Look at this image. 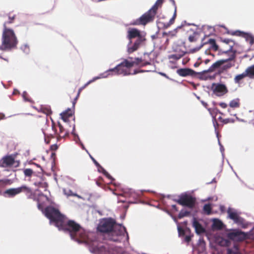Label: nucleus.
I'll return each instance as SVG.
<instances>
[{"instance_id": "nucleus-39", "label": "nucleus", "mask_w": 254, "mask_h": 254, "mask_svg": "<svg viewBox=\"0 0 254 254\" xmlns=\"http://www.w3.org/2000/svg\"><path fill=\"white\" fill-rule=\"evenodd\" d=\"M72 116V113L68 114L67 116H61L62 119L64 122H67L68 121V118Z\"/></svg>"}, {"instance_id": "nucleus-3", "label": "nucleus", "mask_w": 254, "mask_h": 254, "mask_svg": "<svg viewBox=\"0 0 254 254\" xmlns=\"http://www.w3.org/2000/svg\"><path fill=\"white\" fill-rule=\"evenodd\" d=\"M3 27L0 50H9L16 46L18 40L12 29L6 28L5 23H4Z\"/></svg>"}, {"instance_id": "nucleus-45", "label": "nucleus", "mask_w": 254, "mask_h": 254, "mask_svg": "<svg viewBox=\"0 0 254 254\" xmlns=\"http://www.w3.org/2000/svg\"><path fill=\"white\" fill-rule=\"evenodd\" d=\"M175 19L173 18H171L169 21V22L167 23L166 25V27L169 26L170 25L172 24L174 22Z\"/></svg>"}, {"instance_id": "nucleus-28", "label": "nucleus", "mask_w": 254, "mask_h": 254, "mask_svg": "<svg viewBox=\"0 0 254 254\" xmlns=\"http://www.w3.org/2000/svg\"><path fill=\"white\" fill-rule=\"evenodd\" d=\"M185 53L182 52L181 54H176L171 55L169 56V59H174L175 60H178L181 59L184 55Z\"/></svg>"}, {"instance_id": "nucleus-20", "label": "nucleus", "mask_w": 254, "mask_h": 254, "mask_svg": "<svg viewBox=\"0 0 254 254\" xmlns=\"http://www.w3.org/2000/svg\"><path fill=\"white\" fill-rule=\"evenodd\" d=\"M224 226V224L219 219L215 218L212 220L211 228L213 230H221L223 228Z\"/></svg>"}, {"instance_id": "nucleus-47", "label": "nucleus", "mask_w": 254, "mask_h": 254, "mask_svg": "<svg viewBox=\"0 0 254 254\" xmlns=\"http://www.w3.org/2000/svg\"><path fill=\"white\" fill-rule=\"evenodd\" d=\"M219 105L223 108H226L227 107V104L225 103L221 102L219 103Z\"/></svg>"}, {"instance_id": "nucleus-23", "label": "nucleus", "mask_w": 254, "mask_h": 254, "mask_svg": "<svg viewBox=\"0 0 254 254\" xmlns=\"http://www.w3.org/2000/svg\"><path fill=\"white\" fill-rule=\"evenodd\" d=\"M243 233L239 231H234L228 234V237L231 240H237Z\"/></svg>"}, {"instance_id": "nucleus-56", "label": "nucleus", "mask_w": 254, "mask_h": 254, "mask_svg": "<svg viewBox=\"0 0 254 254\" xmlns=\"http://www.w3.org/2000/svg\"><path fill=\"white\" fill-rule=\"evenodd\" d=\"M176 6H175V11H174V14L173 15V17L172 18H173V19H175L176 17Z\"/></svg>"}, {"instance_id": "nucleus-7", "label": "nucleus", "mask_w": 254, "mask_h": 254, "mask_svg": "<svg viewBox=\"0 0 254 254\" xmlns=\"http://www.w3.org/2000/svg\"><path fill=\"white\" fill-rule=\"evenodd\" d=\"M31 191V190L29 188L25 185H23L18 188L7 189L3 192V195L6 197H13L21 192L30 193Z\"/></svg>"}, {"instance_id": "nucleus-22", "label": "nucleus", "mask_w": 254, "mask_h": 254, "mask_svg": "<svg viewBox=\"0 0 254 254\" xmlns=\"http://www.w3.org/2000/svg\"><path fill=\"white\" fill-rule=\"evenodd\" d=\"M52 129L53 130V133H48L47 132H46L45 131H44V130H43V134L44 135L45 142L47 144L49 143V142H50L49 138L50 137H54V136H53L54 134L56 133V131L54 130V126L52 127Z\"/></svg>"}, {"instance_id": "nucleus-46", "label": "nucleus", "mask_w": 254, "mask_h": 254, "mask_svg": "<svg viewBox=\"0 0 254 254\" xmlns=\"http://www.w3.org/2000/svg\"><path fill=\"white\" fill-rule=\"evenodd\" d=\"M213 124L214 127V128H215V129L216 130V127L218 126V124L216 122V119L215 118H213Z\"/></svg>"}, {"instance_id": "nucleus-9", "label": "nucleus", "mask_w": 254, "mask_h": 254, "mask_svg": "<svg viewBox=\"0 0 254 254\" xmlns=\"http://www.w3.org/2000/svg\"><path fill=\"white\" fill-rule=\"evenodd\" d=\"M235 58L234 54H233L229 58L225 60H220L216 61L207 70H203L201 72L202 73H204L208 72H213L215 71L216 69L220 68L221 66L223 65L225 63H226L227 62L229 61H231L234 60Z\"/></svg>"}, {"instance_id": "nucleus-33", "label": "nucleus", "mask_w": 254, "mask_h": 254, "mask_svg": "<svg viewBox=\"0 0 254 254\" xmlns=\"http://www.w3.org/2000/svg\"><path fill=\"white\" fill-rule=\"evenodd\" d=\"M203 210L207 214H209L211 213V207L209 204H206L203 206Z\"/></svg>"}, {"instance_id": "nucleus-12", "label": "nucleus", "mask_w": 254, "mask_h": 254, "mask_svg": "<svg viewBox=\"0 0 254 254\" xmlns=\"http://www.w3.org/2000/svg\"><path fill=\"white\" fill-rule=\"evenodd\" d=\"M211 89L213 93L218 96H222L227 92L226 86L221 83H213Z\"/></svg>"}, {"instance_id": "nucleus-35", "label": "nucleus", "mask_w": 254, "mask_h": 254, "mask_svg": "<svg viewBox=\"0 0 254 254\" xmlns=\"http://www.w3.org/2000/svg\"><path fill=\"white\" fill-rule=\"evenodd\" d=\"M109 72H113V71H109V69L106 70L105 72L100 73L99 74L100 78H107L108 77L110 73Z\"/></svg>"}, {"instance_id": "nucleus-41", "label": "nucleus", "mask_w": 254, "mask_h": 254, "mask_svg": "<svg viewBox=\"0 0 254 254\" xmlns=\"http://www.w3.org/2000/svg\"><path fill=\"white\" fill-rule=\"evenodd\" d=\"M27 93L26 91H24L22 94V97L25 101L31 102V100L26 97Z\"/></svg>"}, {"instance_id": "nucleus-32", "label": "nucleus", "mask_w": 254, "mask_h": 254, "mask_svg": "<svg viewBox=\"0 0 254 254\" xmlns=\"http://www.w3.org/2000/svg\"><path fill=\"white\" fill-rule=\"evenodd\" d=\"M190 214V212L187 210H182L179 214L178 217L182 218L185 216H187Z\"/></svg>"}, {"instance_id": "nucleus-61", "label": "nucleus", "mask_w": 254, "mask_h": 254, "mask_svg": "<svg viewBox=\"0 0 254 254\" xmlns=\"http://www.w3.org/2000/svg\"><path fill=\"white\" fill-rule=\"evenodd\" d=\"M236 119H237V120L238 121H240V122H245L244 120H243V119H239V118H238V117H236Z\"/></svg>"}, {"instance_id": "nucleus-17", "label": "nucleus", "mask_w": 254, "mask_h": 254, "mask_svg": "<svg viewBox=\"0 0 254 254\" xmlns=\"http://www.w3.org/2000/svg\"><path fill=\"white\" fill-rule=\"evenodd\" d=\"M192 226L195 229L196 233L197 234H201L205 232V229L194 217L193 218Z\"/></svg>"}, {"instance_id": "nucleus-16", "label": "nucleus", "mask_w": 254, "mask_h": 254, "mask_svg": "<svg viewBox=\"0 0 254 254\" xmlns=\"http://www.w3.org/2000/svg\"><path fill=\"white\" fill-rule=\"evenodd\" d=\"M14 158L11 156H6L0 160V167H6L13 165Z\"/></svg>"}, {"instance_id": "nucleus-11", "label": "nucleus", "mask_w": 254, "mask_h": 254, "mask_svg": "<svg viewBox=\"0 0 254 254\" xmlns=\"http://www.w3.org/2000/svg\"><path fill=\"white\" fill-rule=\"evenodd\" d=\"M179 204L191 208L194 204V199L191 196L182 194L180 198L176 200Z\"/></svg>"}, {"instance_id": "nucleus-64", "label": "nucleus", "mask_w": 254, "mask_h": 254, "mask_svg": "<svg viewBox=\"0 0 254 254\" xmlns=\"http://www.w3.org/2000/svg\"><path fill=\"white\" fill-rule=\"evenodd\" d=\"M210 62V60L209 59H206L204 61L205 64H207Z\"/></svg>"}, {"instance_id": "nucleus-53", "label": "nucleus", "mask_w": 254, "mask_h": 254, "mask_svg": "<svg viewBox=\"0 0 254 254\" xmlns=\"http://www.w3.org/2000/svg\"><path fill=\"white\" fill-rule=\"evenodd\" d=\"M172 209L175 210V211H177L178 210L177 208L176 205L175 204H173L172 205Z\"/></svg>"}, {"instance_id": "nucleus-21", "label": "nucleus", "mask_w": 254, "mask_h": 254, "mask_svg": "<svg viewBox=\"0 0 254 254\" xmlns=\"http://www.w3.org/2000/svg\"><path fill=\"white\" fill-rule=\"evenodd\" d=\"M226 254H242L240 252L239 246L237 244H234L231 248L227 249Z\"/></svg>"}, {"instance_id": "nucleus-8", "label": "nucleus", "mask_w": 254, "mask_h": 254, "mask_svg": "<svg viewBox=\"0 0 254 254\" xmlns=\"http://www.w3.org/2000/svg\"><path fill=\"white\" fill-rule=\"evenodd\" d=\"M145 40V33H143L136 38L133 44L132 43L127 44V52L130 54L136 51L140 46L144 45Z\"/></svg>"}, {"instance_id": "nucleus-44", "label": "nucleus", "mask_w": 254, "mask_h": 254, "mask_svg": "<svg viewBox=\"0 0 254 254\" xmlns=\"http://www.w3.org/2000/svg\"><path fill=\"white\" fill-rule=\"evenodd\" d=\"M89 155L91 159H92L95 165L96 166V167L99 166V164L98 163V162L91 155Z\"/></svg>"}, {"instance_id": "nucleus-40", "label": "nucleus", "mask_w": 254, "mask_h": 254, "mask_svg": "<svg viewBox=\"0 0 254 254\" xmlns=\"http://www.w3.org/2000/svg\"><path fill=\"white\" fill-rule=\"evenodd\" d=\"M72 113L70 109H68L67 110L61 113L60 116H67L68 114Z\"/></svg>"}, {"instance_id": "nucleus-34", "label": "nucleus", "mask_w": 254, "mask_h": 254, "mask_svg": "<svg viewBox=\"0 0 254 254\" xmlns=\"http://www.w3.org/2000/svg\"><path fill=\"white\" fill-rule=\"evenodd\" d=\"M63 192L67 196H73V194H74V193L73 192L72 190L69 189H64Z\"/></svg>"}, {"instance_id": "nucleus-15", "label": "nucleus", "mask_w": 254, "mask_h": 254, "mask_svg": "<svg viewBox=\"0 0 254 254\" xmlns=\"http://www.w3.org/2000/svg\"><path fill=\"white\" fill-rule=\"evenodd\" d=\"M232 34L233 35L241 36L244 38L246 41L251 45L254 43V38L249 33H245L240 31H236L233 32Z\"/></svg>"}, {"instance_id": "nucleus-2", "label": "nucleus", "mask_w": 254, "mask_h": 254, "mask_svg": "<svg viewBox=\"0 0 254 254\" xmlns=\"http://www.w3.org/2000/svg\"><path fill=\"white\" fill-rule=\"evenodd\" d=\"M97 229L100 232L107 233L108 239L111 241L121 242L128 240L126 228L121 224L116 225L115 221L111 218L101 220Z\"/></svg>"}, {"instance_id": "nucleus-43", "label": "nucleus", "mask_w": 254, "mask_h": 254, "mask_svg": "<svg viewBox=\"0 0 254 254\" xmlns=\"http://www.w3.org/2000/svg\"><path fill=\"white\" fill-rule=\"evenodd\" d=\"M218 143H219V144L220 145V151H221V152L222 153V156H224V148L223 146L220 143V142L219 140H218Z\"/></svg>"}, {"instance_id": "nucleus-52", "label": "nucleus", "mask_w": 254, "mask_h": 254, "mask_svg": "<svg viewBox=\"0 0 254 254\" xmlns=\"http://www.w3.org/2000/svg\"><path fill=\"white\" fill-rule=\"evenodd\" d=\"M79 95H78V93L77 94L76 97H75V98L74 99V101L72 103V104H73V106L74 107L75 106V103H76V100L77 99V98H78V96H79Z\"/></svg>"}, {"instance_id": "nucleus-37", "label": "nucleus", "mask_w": 254, "mask_h": 254, "mask_svg": "<svg viewBox=\"0 0 254 254\" xmlns=\"http://www.w3.org/2000/svg\"><path fill=\"white\" fill-rule=\"evenodd\" d=\"M233 65H234V64L228 63V62H227V64H223V65H222V68L223 70H227L228 69L230 68V67H231Z\"/></svg>"}, {"instance_id": "nucleus-55", "label": "nucleus", "mask_w": 254, "mask_h": 254, "mask_svg": "<svg viewBox=\"0 0 254 254\" xmlns=\"http://www.w3.org/2000/svg\"><path fill=\"white\" fill-rule=\"evenodd\" d=\"M73 196H76V197H78V198H80V199H83V198L81 196H80V195H79L77 194V193H74V194H73Z\"/></svg>"}, {"instance_id": "nucleus-58", "label": "nucleus", "mask_w": 254, "mask_h": 254, "mask_svg": "<svg viewBox=\"0 0 254 254\" xmlns=\"http://www.w3.org/2000/svg\"><path fill=\"white\" fill-rule=\"evenodd\" d=\"M92 83V81H88L83 86V88L86 87L87 85H88L89 84Z\"/></svg>"}, {"instance_id": "nucleus-42", "label": "nucleus", "mask_w": 254, "mask_h": 254, "mask_svg": "<svg viewBox=\"0 0 254 254\" xmlns=\"http://www.w3.org/2000/svg\"><path fill=\"white\" fill-rule=\"evenodd\" d=\"M191 236L190 235H186L185 237L184 241L187 243H189L191 240Z\"/></svg>"}, {"instance_id": "nucleus-26", "label": "nucleus", "mask_w": 254, "mask_h": 254, "mask_svg": "<svg viewBox=\"0 0 254 254\" xmlns=\"http://www.w3.org/2000/svg\"><path fill=\"white\" fill-rule=\"evenodd\" d=\"M21 50L26 55L30 53V49L29 46L27 44H24L20 47Z\"/></svg>"}, {"instance_id": "nucleus-5", "label": "nucleus", "mask_w": 254, "mask_h": 254, "mask_svg": "<svg viewBox=\"0 0 254 254\" xmlns=\"http://www.w3.org/2000/svg\"><path fill=\"white\" fill-rule=\"evenodd\" d=\"M90 252L94 254H126L121 248L107 249L105 246L94 242L89 245Z\"/></svg>"}, {"instance_id": "nucleus-13", "label": "nucleus", "mask_w": 254, "mask_h": 254, "mask_svg": "<svg viewBox=\"0 0 254 254\" xmlns=\"http://www.w3.org/2000/svg\"><path fill=\"white\" fill-rule=\"evenodd\" d=\"M144 32H141L139 30L135 28H129L127 32V38L129 40L128 44L132 43V40L135 38H138Z\"/></svg>"}, {"instance_id": "nucleus-48", "label": "nucleus", "mask_w": 254, "mask_h": 254, "mask_svg": "<svg viewBox=\"0 0 254 254\" xmlns=\"http://www.w3.org/2000/svg\"><path fill=\"white\" fill-rule=\"evenodd\" d=\"M222 41L226 44H229L230 42H232L231 40L229 39H224L222 40Z\"/></svg>"}, {"instance_id": "nucleus-29", "label": "nucleus", "mask_w": 254, "mask_h": 254, "mask_svg": "<svg viewBox=\"0 0 254 254\" xmlns=\"http://www.w3.org/2000/svg\"><path fill=\"white\" fill-rule=\"evenodd\" d=\"M211 45V48L216 51L218 50V46L216 44L215 41L213 39H210L208 42Z\"/></svg>"}, {"instance_id": "nucleus-36", "label": "nucleus", "mask_w": 254, "mask_h": 254, "mask_svg": "<svg viewBox=\"0 0 254 254\" xmlns=\"http://www.w3.org/2000/svg\"><path fill=\"white\" fill-rule=\"evenodd\" d=\"M178 231L179 236L180 237L185 236V235L187 232L186 230H183L180 226H178Z\"/></svg>"}, {"instance_id": "nucleus-14", "label": "nucleus", "mask_w": 254, "mask_h": 254, "mask_svg": "<svg viewBox=\"0 0 254 254\" xmlns=\"http://www.w3.org/2000/svg\"><path fill=\"white\" fill-rule=\"evenodd\" d=\"M177 73L180 76L182 77H186L187 76H194L197 74H201V72H196L193 70L189 68H180L177 70Z\"/></svg>"}, {"instance_id": "nucleus-49", "label": "nucleus", "mask_w": 254, "mask_h": 254, "mask_svg": "<svg viewBox=\"0 0 254 254\" xmlns=\"http://www.w3.org/2000/svg\"><path fill=\"white\" fill-rule=\"evenodd\" d=\"M9 182V180H0V183H3V184H7Z\"/></svg>"}, {"instance_id": "nucleus-54", "label": "nucleus", "mask_w": 254, "mask_h": 254, "mask_svg": "<svg viewBox=\"0 0 254 254\" xmlns=\"http://www.w3.org/2000/svg\"><path fill=\"white\" fill-rule=\"evenodd\" d=\"M59 127L60 128V132H62L64 130L63 127L60 123H59Z\"/></svg>"}, {"instance_id": "nucleus-27", "label": "nucleus", "mask_w": 254, "mask_h": 254, "mask_svg": "<svg viewBox=\"0 0 254 254\" xmlns=\"http://www.w3.org/2000/svg\"><path fill=\"white\" fill-rule=\"evenodd\" d=\"M229 105L231 108H238L240 106L239 99L238 98L234 99L230 101Z\"/></svg>"}, {"instance_id": "nucleus-30", "label": "nucleus", "mask_w": 254, "mask_h": 254, "mask_svg": "<svg viewBox=\"0 0 254 254\" xmlns=\"http://www.w3.org/2000/svg\"><path fill=\"white\" fill-rule=\"evenodd\" d=\"M74 129H74V127H73V130H72V134L75 136V141H76V142H77V141H79V144H80V145H81V146L82 148L83 149H85V150H86V151L87 153H88V151H87V150H86V149H85V147H84V145L82 144V142H81L80 141V139H79V136H78V135H77V134H75V133L74 132Z\"/></svg>"}, {"instance_id": "nucleus-18", "label": "nucleus", "mask_w": 254, "mask_h": 254, "mask_svg": "<svg viewBox=\"0 0 254 254\" xmlns=\"http://www.w3.org/2000/svg\"><path fill=\"white\" fill-rule=\"evenodd\" d=\"M240 215H238V216L236 217L235 219L233 220L234 223L243 228L245 229L247 228L249 225V223L241 217Z\"/></svg>"}, {"instance_id": "nucleus-19", "label": "nucleus", "mask_w": 254, "mask_h": 254, "mask_svg": "<svg viewBox=\"0 0 254 254\" xmlns=\"http://www.w3.org/2000/svg\"><path fill=\"white\" fill-rule=\"evenodd\" d=\"M228 214V218L232 220L235 219V218L238 216V215H241V212L239 211L238 210L231 207H229L227 210Z\"/></svg>"}, {"instance_id": "nucleus-60", "label": "nucleus", "mask_w": 254, "mask_h": 254, "mask_svg": "<svg viewBox=\"0 0 254 254\" xmlns=\"http://www.w3.org/2000/svg\"><path fill=\"white\" fill-rule=\"evenodd\" d=\"M4 118V115L3 114H0V120L3 119Z\"/></svg>"}, {"instance_id": "nucleus-57", "label": "nucleus", "mask_w": 254, "mask_h": 254, "mask_svg": "<svg viewBox=\"0 0 254 254\" xmlns=\"http://www.w3.org/2000/svg\"><path fill=\"white\" fill-rule=\"evenodd\" d=\"M159 73L160 75H162V76H163L165 77L166 78H168V79H169V77H168V76H167L165 73H163V72H159Z\"/></svg>"}, {"instance_id": "nucleus-50", "label": "nucleus", "mask_w": 254, "mask_h": 254, "mask_svg": "<svg viewBox=\"0 0 254 254\" xmlns=\"http://www.w3.org/2000/svg\"><path fill=\"white\" fill-rule=\"evenodd\" d=\"M189 40L191 42L194 41V36H190L189 37Z\"/></svg>"}, {"instance_id": "nucleus-38", "label": "nucleus", "mask_w": 254, "mask_h": 254, "mask_svg": "<svg viewBox=\"0 0 254 254\" xmlns=\"http://www.w3.org/2000/svg\"><path fill=\"white\" fill-rule=\"evenodd\" d=\"M33 173V171L31 169H26L24 171V174L26 177H30Z\"/></svg>"}, {"instance_id": "nucleus-59", "label": "nucleus", "mask_w": 254, "mask_h": 254, "mask_svg": "<svg viewBox=\"0 0 254 254\" xmlns=\"http://www.w3.org/2000/svg\"><path fill=\"white\" fill-rule=\"evenodd\" d=\"M232 48H233V45H231V46H230V48H229V49L227 51L224 52V53H227L228 51H231V50L232 49Z\"/></svg>"}, {"instance_id": "nucleus-6", "label": "nucleus", "mask_w": 254, "mask_h": 254, "mask_svg": "<svg viewBox=\"0 0 254 254\" xmlns=\"http://www.w3.org/2000/svg\"><path fill=\"white\" fill-rule=\"evenodd\" d=\"M154 11L149 9L146 13L143 14L139 18L133 21L131 24L133 25H145L147 23L153 20L155 15Z\"/></svg>"}, {"instance_id": "nucleus-62", "label": "nucleus", "mask_w": 254, "mask_h": 254, "mask_svg": "<svg viewBox=\"0 0 254 254\" xmlns=\"http://www.w3.org/2000/svg\"><path fill=\"white\" fill-rule=\"evenodd\" d=\"M200 65V63H195L194 64V66H195V67H197L199 65Z\"/></svg>"}, {"instance_id": "nucleus-51", "label": "nucleus", "mask_w": 254, "mask_h": 254, "mask_svg": "<svg viewBox=\"0 0 254 254\" xmlns=\"http://www.w3.org/2000/svg\"><path fill=\"white\" fill-rule=\"evenodd\" d=\"M100 79V76H95L94 78H93L91 80H90V81H92V82L95 81V80Z\"/></svg>"}, {"instance_id": "nucleus-4", "label": "nucleus", "mask_w": 254, "mask_h": 254, "mask_svg": "<svg viewBox=\"0 0 254 254\" xmlns=\"http://www.w3.org/2000/svg\"><path fill=\"white\" fill-rule=\"evenodd\" d=\"M142 60L139 58H136L133 62H129L127 60H125L122 63L117 65L115 67L109 69V71L115 72V74H123L124 76L130 75L131 73L127 71V68H129L133 66L134 64L139 65L141 64Z\"/></svg>"}, {"instance_id": "nucleus-1", "label": "nucleus", "mask_w": 254, "mask_h": 254, "mask_svg": "<svg viewBox=\"0 0 254 254\" xmlns=\"http://www.w3.org/2000/svg\"><path fill=\"white\" fill-rule=\"evenodd\" d=\"M38 207L50 220L51 224L54 225L59 230L69 233L71 239L78 243L87 242V235L85 230L73 221L66 222L64 216L58 209L50 206L43 210L40 204H38Z\"/></svg>"}, {"instance_id": "nucleus-24", "label": "nucleus", "mask_w": 254, "mask_h": 254, "mask_svg": "<svg viewBox=\"0 0 254 254\" xmlns=\"http://www.w3.org/2000/svg\"><path fill=\"white\" fill-rule=\"evenodd\" d=\"M98 168V170L100 172H102L105 176H106L108 178L111 180H114V179L112 178V177L99 164V166H97Z\"/></svg>"}, {"instance_id": "nucleus-31", "label": "nucleus", "mask_w": 254, "mask_h": 254, "mask_svg": "<svg viewBox=\"0 0 254 254\" xmlns=\"http://www.w3.org/2000/svg\"><path fill=\"white\" fill-rule=\"evenodd\" d=\"M123 195L126 197H129L131 196L133 193V190L131 189H127L124 190L123 191Z\"/></svg>"}, {"instance_id": "nucleus-63", "label": "nucleus", "mask_w": 254, "mask_h": 254, "mask_svg": "<svg viewBox=\"0 0 254 254\" xmlns=\"http://www.w3.org/2000/svg\"><path fill=\"white\" fill-rule=\"evenodd\" d=\"M170 0L171 1V2L172 3V4H173V5H174L175 7V6H176V4H175V0Z\"/></svg>"}, {"instance_id": "nucleus-25", "label": "nucleus", "mask_w": 254, "mask_h": 254, "mask_svg": "<svg viewBox=\"0 0 254 254\" xmlns=\"http://www.w3.org/2000/svg\"><path fill=\"white\" fill-rule=\"evenodd\" d=\"M163 2V0H157L155 4L150 9L154 11L155 13L156 14L158 7L161 5Z\"/></svg>"}, {"instance_id": "nucleus-10", "label": "nucleus", "mask_w": 254, "mask_h": 254, "mask_svg": "<svg viewBox=\"0 0 254 254\" xmlns=\"http://www.w3.org/2000/svg\"><path fill=\"white\" fill-rule=\"evenodd\" d=\"M247 76L250 78L254 76V64L248 67L242 74L236 75L234 78V81L236 83H239L240 80Z\"/></svg>"}]
</instances>
